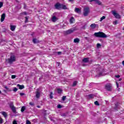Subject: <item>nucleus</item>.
<instances>
[{
    "mask_svg": "<svg viewBox=\"0 0 124 124\" xmlns=\"http://www.w3.org/2000/svg\"><path fill=\"white\" fill-rule=\"evenodd\" d=\"M57 91L58 93H62V90L61 88H57Z\"/></svg>",
    "mask_w": 124,
    "mask_h": 124,
    "instance_id": "412c9836",
    "label": "nucleus"
},
{
    "mask_svg": "<svg viewBox=\"0 0 124 124\" xmlns=\"http://www.w3.org/2000/svg\"><path fill=\"white\" fill-rule=\"evenodd\" d=\"M94 104L95 105H97V106L99 105V104L98 103V102L97 101H96L95 102H94Z\"/></svg>",
    "mask_w": 124,
    "mask_h": 124,
    "instance_id": "2f4dec72",
    "label": "nucleus"
},
{
    "mask_svg": "<svg viewBox=\"0 0 124 124\" xmlns=\"http://www.w3.org/2000/svg\"><path fill=\"white\" fill-rule=\"evenodd\" d=\"M57 108H59V109H61V108H62V106L61 105H58L57 106Z\"/></svg>",
    "mask_w": 124,
    "mask_h": 124,
    "instance_id": "c9c22d12",
    "label": "nucleus"
},
{
    "mask_svg": "<svg viewBox=\"0 0 124 124\" xmlns=\"http://www.w3.org/2000/svg\"><path fill=\"white\" fill-rule=\"evenodd\" d=\"M26 124H31V122H30L29 120H27Z\"/></svg>",
    "mask_w": 124,
    "mask_h": 124,
    "instance_id": "4c0bfd02",
    "label": "nucleus"
},
{
    "mask_svg": "<svg viewBox=\"0 0 124 124\" xmlns=\"http://www.w3.org/2000/svg\"><path fill=\"white\" fill-rule=\"evenodd\" d=\"M62 52H61V51H59V52H57V54H58V55H62Z\"/></svg>",
    "mask_w": 124,
    "mask_h": 124,
    "instance_id": "79ce46f5",
    "label": "nucleus"
},
{
    "mask_svg": "<svg viewBox=\"0 0 124 124\" xmlns=\"http://www.w3.org/2000/svg\"><path fill=\"white\" fill-rule=\"evenodd\" d=\"M90 27L91 28V29H95V28H96V24L93 23V24H92L91 25H90Z\"/></svg>",
    "mask_w": 124,
    "mask_h": 124,
    "instance_id": "f3484780",
    "label": "nucleus"
},
{
    "mask_svg": "<svg viewBox=\"0 0 124 124\" xmlns=\"http://www.w3.org/2000/svg\"><path fill=\"white\" fill-rule=\"evenodd\" d=\"M74 21H75V19L74 17H71L70 19V22L71 23V24L73 23V22H74Z\"/></svg>",
    "mask_w": 124,
    "mask_h": 124,
    "instance_id": "5701e85b",
    "label": "nucleus"
},
{
    "mask_svg": "<svg viewBox=\"0 0 124 124\" xmlns=\"http://www.w3.org/2000/svg\"><path fill=\"white\" fill-rule=\"evenodd\" d=\"M111 12L112 13V15H113V16H114L115 18H116L117 19H120L121 16L119 15V14L117 13V12H116V11L113 10V11H112Z\"/></svg>",
    "mask_w": 124,
    "mask_h": 124,
    "instance_id": "423d86ee",
    "label": "nucleus"
},
{
    "mask_svg": "<svg viewBox=\"0 0 124 124\" xmlns=\"http://www.w3.org/2000/svg\"><path fill=\"white\" fill-rule=\"evenodd\" d=\"M38 108H40V107L39 106H37Z\"/></svg>",
    "mask_w": 124,
    "mask_h": 124,
    "instance_id": "603ef678",
    "label": "nucleus"
},
{
    "mask_svg": "<svg viewBox=\"0 0 124 124\" xmlns=\"http://www.w3.org/2000/svg\"><path fill=\"white\" fill-rule=\"evenodd\" d=\"M10 107L11 109H12L13 113H16V108L14 107V105H13V103H11L10 105Z\"/></svg>",
    "mask_w": 124,
    "mask_h": 124,
    "instance_id": "0eeeda50",
    "label": "nucleus"
},
{
    "mask_svg": "<svg viewBox=\"0 0 124 124\" xmlns=\"http://www.w3.org/2000/svg\"><path fill=\"white\" fill-rule=\"evenodd\" d=\"M105 18H106L105 16H103L102 17H101L100 22H102V21H103V20H104Z\"/></svg>",
    "mask_w": 124,
    "mask_h": 124,
    "instance_id": "393cba45",
    "label": "nucleus"
},
{
    "mask_svg": "<svg viewBox=\"0 0 124 124\" xmlns=\"http://www.w3.org/2000/svg\"><path fill=\"white\" fill-rule=\"evenodd\" d=\"M119 81H122V78H120V79H119Z\"/></svg>",
    "mask_w": 124,
    "mask_h": 124,
    "instance_id": "09e8293b",
    "label": "nucleus"
},
{
    "mask_svg": "<svg viewBox=\"0 0 124 124\" xmlns=\"http://www.w3.org/2000/svg\"><path fill=\"white\" fill-rule=\"evenodd\" d=\"M3 6V3L2 2H0V8H1Z\"/></svg>",
    "mask_w": 124,
    "mask_h": 124,
    "instance_id": "c85d7f7f",
    "label": "nucleus"
},
{
    "mask_svg": "<svg viewBox=\"0 0 124 124\" xmlns=\"http://www.w3.org/2000/svg\"><path fill=\"white\" fill-rule=\"evenodd\" d=\"M84 62H89V58H84L83 60Z\"/></svg>",
    "mask_w": 124,
    "mask_h": 124,
    "instance_id": "4be33fe9",
    "label": "nucleus"
},
{
    "mask_svg": "<svg viewBox=\"0 0 124 124\" xmlns=\"http://www.w3.org/2000/svg\"><path fill=\"white\" fill-rule=\"evenodd\" d=\"M16 78V75H12V79H15Z\"/></svg>",
    "mask_w": 124,
    "mask_h": 124,
    "instance_id": "72a5a7b5",
    "label": "nucleus"
},
{
    "mask_svg": "<svg viewBox=\"0 0 124 124\" xmlns=\"http://www.w3.org/2000/svg\"><path fill=\"white\" fill-rule=\"evenodd\" d=\"M100 46H101V45L100 44H97V48H99V47H100Z\"/></svg>",
    "mask_w": 124,
    "mask_h": 124,
    "instance_id": "ea45409f",
    "label": "nucleus"
},
{
    "mask_svg": "<svg viewBox=\"0 0 124 124\" xmlns=\"http://www.w3.org/2000/svg\"><path fill=\"white\" fill-rule=\"evenodd\" d=\"M25 23H28V16H26L25 17Z\"/></svg>",
    "mask_w": 124,
    "mask_h": 124,
    "instance_id": "f704fd0d",
    "label": "nucleus"
},
{
    "mask_svg": "<svg viewBox=\"0 0 124 124\" xmlns=\"http://www.w3.org/2000/svg\"><path fill=\"white\" fill-rule=\"evenodd\" d=\"M77 85V81H74L73 84V87H75Z\"/></svg>",
    "mask_w": 124,
    "mask_h": 124,
    "instance_id": "cd10ccee",
    "label": "nucleus"
},
{
    "mask_svg": "<svg viewBox=\"0 0 124 124\" xmlns=\"http://www.w3.org/2000/svg\"><path fill=\"white\" fill-rule=\"evenodd\" d=\"M65 98H66V96H63L62 97V100H63V101L65 100Z\"/></svg>",
    "mask_w": 124,
    "mask_h": 124,
    "instance_id": "473e14b6",
    "label": "nucleus"
},
{
    "mask_svg": "<svg viewBox=\"0 0 124 124\" xmlns=\"http://www.w3.org/2000/svg\"><path fill=\"white\" fill-rule=\"evenodd\" d=\"M20 95H24V93H20Z\"/></svg>",
    "mask_w": 124,
    "mask_h": 124,
    "instance_id": "49530a36",
    "label": "nucleus"
},
{
    "mask_svg": "<svg viewBox=\"0 0 124 124\" xmlns=\"http://www.w3.org/2000/svg\"><path fill=\"white\" fill-rule=\"evenodd\" d=\"M57 64L58 65V66H59V65H60V62H57Z\"/></svg>",
    "mask_w": 124,
    "mask_h": 124,
    "instance_id": "de8ad7c7",
    "label": "nucleus"
},
{
    "mask_svg": "<svg viewBox=\"0 0 124 124\" xmlns=\"http://www.w3.org/2000/svg\"><path fill=\"white\" fill-rule=\"evenodd\" d=\"M17 87H18L19 90H23V89L25 88V86H24V85H21L20 84H17Z\"/></svg>",
    "mask_w": 124,
    "mask_h": 124,
    "instance_id": "2eb2a0df",
    "label": "nucleus"
},
{
    "mask_svg": "<svg viewBox=\"0 0 124 124\" xmlns=\"http://www.w3.org/2000/svg\"><path fill=\"white\" fill-rule=\"evenodd\" d=\"M4 89H5V90H4L3 91L4 93H8V92H12V90H11V89H10V88L6 86H4Z\"/></svg>",
    "mask_w": 124,
    "mask_h": 124,
    "instance_id": "1a4fd4ad",
    "label": "nucleus"
},
{
    "mask_svg": "<svg viewBox=\"0 0 124 124\" xmlns=\"http://www.w3.org/2000/svg\"><path fill=\"white\" fill-rule=\"evenodd\" d=\"M94 97V95L93 94H90L88 95L89 98H93Z\"/></svg>",
    "mask_w": 124,
    "mask_h": 124,
    "instance_id": "a878e982",
    "label": "nucleus"
},
{
    "mask_svg": "<svg viewBox=\"0 0 124 124\" xmlns=\"http://www.w3.org/2000/svg\"><path fill=\"white\" fill-rule=\"evenodd\" d=\"M13 124H17V122L16 121V120L14 121Z\"/></svg>",
    "mask_w": 124,
    "mask_h": 124,
    "instance_id": "a19ab883",
    "label": "nucleus"
},
{
    "mask_svg": "<svg viewBox=\"0 0 124 124\" xmlns=\"http://www.w3.org/2000/svg\"><path fill=\"white\" fill-rule=\"evenodd\" d=\"M74 31V29L73 28L72 29H70L65 32L66 34H69L70 33H72V32Z\"/></svg>",
    "mask_w": 124,
    "mask_h": 124,
    "instance_id": "9d476101",
    "label": "nucleus"
},
{
    "mask_svg": "<svg viewBox=\"0 0 124 124\" xmlns=\"http://www.w3.org/2000/svg\"><path fill=\"white\" fill-rule=\"evenodd\" d=\"M50 98H53V96H52V95H50Z\"/></svg>",
    "mask_w": 124,
    "mask_h": 124,
    "instance_id": "8fccbe9b",
    "label": "nucleus"
},
{
    "mask_svg": "<svg viewBox=\"0 0 124 124\" xmlns=\"http://www.w3.org/2000/svg\"><path fill=\"white\" fill-rule=\"evenodd\" d=\"M1 114H2V115L3 116H4V117L6 118L7 117V113H6V112L5 111H2L1 112Z\"/></svg>",
    "mask_w": 124,
    "mask_h": 124,
    "instance_id": "dca6fc26",
    "label": "nucleus"
},
{
    "mask_svg": "<svg viewBox=\"0 0 124 124\" xmlns=\"http://www.w3.org/2000/svg\"><path fill=\"white\" fill-rule=\"evenodd\" d=\"M13 91V92H16L17 91H18V89H17L16 87H14Z\"/></svg>",
    "mask_w": 124,
    "mask_h": 124,
    "instance_id": "bb28decb",
    "label": "nucleus"
},
{
    "mask_svg": "<svg viewBox=\"0 0 124 124\" xmlns=\"http://www.w3.org/2000/svg\"><path fill=\"white\" fill-rule=\"evenodd\" d=\"M90 13V8L86 7L84 9L83 15L84 16H88V15Z\"/></svg>",
    "mask_w": 124,
    "mask_h": 124,
    "instance_id": "39448f33",
    "label": "nucleus"
},
{
    "mask_svg": "<svg viewBox=\"0 0 124 124\" xmlns=\"http://www.w3.org/2000/svg\"><path fill=\"white\" fill-rule=\"evenodd\" d=\"M54 15H56V14H57V13H54Z\"/></svg>",
    "mask_w": 124,
    "mask_h": 124,
    "instance_id": "864d4df0",
    "label": "nucleus"
},
{
    "mask_svg": "<svg viewBox=\"0 0 124 124\" xmlns=\"http://www.w3.org/2000/svg\"><path fill=\"white\" fill-rule=\"evenodd\" d=\"M25 110H26V107L23 106V107L21 108V112H24V111H25Z\"/></svg>",
    "mask_w": 124,
    "mask_h": 124,
    "instance_id": "b1692460",
    "label": "nucleus"
},
{
    "mask_svg": "<svg viewBox=\"0 0 124 124\" xmlns=\"http://www.w3.org/2000/svg\"><path fill=\"white\" fill-rule=\"evenodd\" d=\"M70 1H73V0H69Z\"/></svg>",
    "mask_w": 124,
    "mask_h": 124,
    "instance_id": "3c124183",
    "label": "nucleus"
},
{
    "mask_svg": "<svg viewBox=\"0 0 124 124\" xmlns=\"http://www.w3.org/2000/svg\"><path fill=\"white\" fill-rule=\"evenodd\" d=\"M105 88L107 91H111L112 90V85L110 83H108L106 85Z\"/></svg>",
    "mask_w": 124,
    "mask_h": 124,
    "instance_id": "6e6552de",
    "label": "nucleus"
},
{
    "mask_svg": "<svg viewBox=\"0 0 124 124\" xmlns=\"http://www.w3.org/2000/svg\"><path fill=\"white\" fill-rule=\"evenodd\" d=\"M0 93H1V91H0Z\"/></svg>",
    "mask_w": 124,
    "mask_h": 124,
    "instance_id": "5fc2aeb1",
    "label": "nucleus"
},
{
    "mask_svg": "<svg viewBox=\"0 0 124 124\" xmlns=\"http://www.w3.org/2000/svg\"><path fill=\"white\" fill-rule=\"evenodd\" d=\"M55 8L56 9H67L66 6L63 4H60L59 3H57L55 5Z\"/></svg>",
    "mask_w": 124,
    "mask_h": 124,
    "instance_id": "f03ea898",
    "label": "nucleus"
},
{
    "mask_svg": "<svg viewBox=\"0 0 124 124\" xmlns=\"http://www.w3.org/2000/svg\"><path fill=\"white\" fill-rule=\"evenodd\" d=\"M75 12H76L77 13H81V10H80V9L78 8H76L75 10Z\"/></svg>",
    "mask_w": 124,
    "mask_h": 124,
    "instance_id": "aec40b11",
    "label": "nucleus"
},
{
    "mask_svg": "<svg viewBox=\"0 0 124 124\" xmlns=\"http://www.w3.org/2000/svg\"><path fill=\"white\" fill-rule=\"evenodd\" d=\"M30 105H33V104H32V103H30Z\"/></svg>",
    "mask_w": 124,
    "mask_h": 124,
    "instance_id": "a18cd8bd",
    "label": "nucleus"
},
{
    "mask_svg": "<svg viewBox=\"0 0 124 124\" xmlns=\"http://www.w3.org/2000/svg\"><path fill=\"white\" fill-rule=\"evenodd\" d=\"M36 98H39L40 97V93L37 91L36 93Z\"/></svg>",
    "mask_w": 124,
    "mask_h": 124,
    "instance_id": "6ab92c4d",
    "label": "nucleus"
},
{
    "mask_svg": "<svg viewBox=\"0 0 124 124\" xmlns=\"http://www.w3.org/2000/svg\"><path fill=\"white\" fill-rule=\"evenodd\" d=\"M6 61L7 62H9V63H11V62H15V56L14 55H11L10 58L7 59Z\"/></svg>",
    "mask_w": 124,
    "mask_h": 124,
    "instance_id": "20e7f679",
    "label": "nucleus"
},
{
    "mask_svg": "<svg viewBox=\"0 0 124 124\" xmlns=\"http://www.w3.org/2000/svg\"><path fill=\"white\" fill-rule=\"evenodd\" d=\"M33 43H37V40L36 39H33Z\"/></svg>",
    "mask_w": 124,
    "mask_h": 124,
    "instance_id": "7c9ffc66",
    "label": "nucleus"
},
{
    "mask_svg": "<svg viewBox=\"0 0 124 124\" xmlns=\"http://www.w3.org/2000/svg\"><path fill=\"white\" fill-rule=\"evenodd\" d=\"M94 35L96 37H100L101 38H106L107 35L102 32H95Z\"/></svg>",
    "mask_w": 124,
    "mask_h": 124,
    "instance_id": "f257e3e1",
    "label": "nucleus"
},
{
    "mask_svg": "<svg viewBox=\"0 0 124 124\" xmlns=\"http://www.w3.org/2000/svg\"><path fill=\"white\" fill-rule=\"evenodd\" d=\"M74 42L75 43H79V42H80V39L78 38H75L74 40Z\"/></svg>",
    "mask_w": 124,
    "mask_h": 124,
    "instance_id": "4468645a",
    "label": "nucleus"
},
{
    "mask_svg": "<svg viewBox=\"0 0 124 124\" xmlns=\"http://www.w3.org/2000/svg\"><path fill=\"white\" fill-rule=\"evenodd\" d=\"M11 30L12 31H15V29H16V26L11 25L10 26Z\"/></svg>",
    "mask_w": 124,
    "mask_h": 124,
    "instance_id": "a211bd4d",
    "label": "nucleus"
},
{
    "mask_svg": "<svg viewBox=\"0 0 124 124\" xmlns=\"http://www.w3.org/2000/svg\"><path fill=\"white\" fill-rule=\"evenodd\" d=\"M57 20L58 18H57V17L55 16H53L51 18V21H52V22H56V21H57Z\"/></svg>",
    "mask_w": 124,
    "mask_h": 124,
    "instance_id": "ddd939ff",
    "label": "nucleus"
},
{
    "mask_svg": "<svg viewBox=\"0 0 124 124\" xmlns=\"http://www.w3.org/2000/svg\"><path fill=\"white\" fill-rule=\"evenodd\" d=\"M22 15H27V12H24L21 14Z\"/></svg>",
    "mask_w": 124,
    "mask_h": 124,
    "instance_id": "58836bf2",
    "label": "nucleus"
},
{
    "mask_svg": "<svg viewBox=\"0 0 124 124\" xmlns=\"http://www.w3.org/2000/svg\"><path fill=\"white\" fill-rule=\"evenodd\" d=\"M96 66L97 67H98L96 69L99 70V71H101L99 73V76H104V75H106V73H105V71H104V69L101 70V67H100L99 65H97Z\"/></svg>",
    "mask_w": 124,
    "mask_h": 124,
    "instance_id": "7ed1b4c3",
    "label": "nucleus"
},
{
    "mask_svg": "<svg viewBox=\"0 0 124 124\" xmlns=\"http://www.w3.org/2000/svg\"><path fill=\"white\" fill-rule=\"evenodd\" d=\"M90 2H92V1H95L96 3H97L99 5H101V2L99 1V0H90Z\"/></svg>",
    "mask_w": 124,
    "mask_h": 124,
    "instance_id": "9b49d317",
    "label": "nucleus"
},
{
    "mask_svg": "<svg viewBox=\"0 0 124 124\" xmlns=\"http://www.w3.org/2000/svg\"><path fill=\"white\" fill-rule=\"evenodd\" d=\"M115 77H116V78H120V75L115 76Z\"/></svg>",
    "mask_w": 124,
    "mask_h": 124,
    "instance_id": "c03bdc74",
    "label": "nucleus"
},
{
    "mask_svg": "<svg viewBox=\"0 0 124 124\" xmlns=\"http://www.w3.org/2000/svg\"><path fill=\"white\" fill-rule=\"evenodd\" d=\"M117 24H118V21L116 20L113 22V25H117Z\"/></svg>",
    "mask_w": 124,
    "mask_h": 124,
    "instance_id": "e433bc0d",
    "label": "nucleus"
},
{
    "mask_svg": "<svg viewBox=\"0 0 124 124\" xmlns=\"http://www.w3.org/2000/svg\"><path fill=\"white\" fill-rule=\"evenodd\" d=\"M5 19V14H3L1 16V22H3Z\"/></svg>",
    "mask_w": 124,
    "mask_h": 124,
    "instance_id": "f8f14e48",
    "label": "nucleus"
},
{
    "mask_svg": "<svg viewBox=\"0 0 124 124\" xmlns=\"http://www.w3.org/2000/svg\"><path fill=\"white\" fill-rule=\"evenodd\" d=\"M116 86L117 88H119V83H118V81H116Z\"/></svg>",
    "mask_w": 124,
    "mask_h": 124,
    "instance_id": "37998d69",
    "label": "nucleus"
},
{
    "mask_svg": "<svg viewBox=\"0 0 124 124\" xmlns=\"http://www.w3.org/2000/svg\"><path fill=\"white\" fill-rule=\"evenodd\" d=\"M3 119H2V118L0 117V124H3Z\"/></svg>",
    "mask_w": 124,
    "mask_h": 124,
    "instance_id": "c756f323",
    "label": "nucleus"
}]
</instances>
